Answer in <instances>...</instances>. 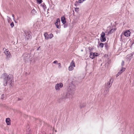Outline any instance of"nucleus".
Instances as JSON below:
<instances>
[{
    "label": "nucleus",
    "instance_id": "nucleus-1",
    "mask_svg": "<svg viewBox=\"0 0 134 134\" xmlns=\"http://www.w3.org/2000/svg\"><path fill=\"white\" fill-rule=\"evenodd\" d=\"M3 77L4 79V85H7L12 86L13 82V78L11 75H8L6 73L3 74Z\"/></svg>",
    "mask_w": 134,
    "mask_h": 134
},
{
    "label": "nucleus",
    "instance_id": "nucleus-2",
    "mask_svg": "<svg viewBox=\"0 0 134 134\" xmlns=\"http://www.w3.org/2000/svg\"><path fill=\"white\" fill-rule=\"evenodd\" d=\"M74 93L71 92H69L67 91L66 94L64 97H62L63 99H65L66 98H69V99H72L73 97Z\"/></svg>",
    "mask_w": 134,
    "mask_h": 134
},
{
    "label": "nucleus",
    "instance_id": "nucleus-3",
    "mask_svg": "<svg viewBox=\"0 0 134 134\" xmlns=\"http://www.w3.org/2000/svg\"><path fill=\"white\" fill-rule=\"evenodd\" d=\"M63 86V84L62 83L60 82L57 83L55 85V89L56 91H59L60 89L62 88Z\"/></svg>",
    "mask_w": 134,
    "mask_h": 134
},
{
    "label": "nucleus",
    "instance_id": "nucleus-4",
    "mask_svg": "<svg viewBox=\"0 0 134 134\" xmlns=\"http://www.w3.org/2000/svg\"><path fill=\"white\" fill-rule=\"evenodd\" d=\"M75 86L72 84H71L68 88L67 91H68L69 92L74 93L75 90Z\"/></svg>",
    "mask_w": 134,
    "mask_h": 134
},
{
    "label": "nucleus",
    "instance_id": "nucleus-5",
    "mask_svg": "<svg viewBox=\"0 0 134 134\" xmlns=\"http://www.w3.org/2000/svg\"><path fill=\"white\" fill-rule=\"evenodd\" d=\"M4 53L5 54L6 58V59L9 60L11 58V55L8 49H5L4 51Z\"/></svg>",
    "mask_w": 134,
    "mask_h": 134
},
{
    "label": "nucleus",
    "instance_id": "nucleus-6",
    "mask_svg": "<svg viewBox=\"0 0 134 134\" xmlns=\"http://www.w3.org/2000/svg\"><path fill=\"white\" fill-rule=\"evenodd\" d=\"M44 36L45 39L48 40L49 39H51L53 37V34H48L47 32H45L44 34Z\"/></svg>",
    "mask_w": 134,
    "mask_h": 134
},
{
    "label": "nucleus",
    "instance_id": "nucleus-7",
    "mask_svg": "<svg viewBox=\"0 0 134 134\" xmlns=\"http://www.w3.org/2000/svg\"><path fill=\"white\" fill-rule=\"evenodd\" d=\"M75 66V62L72 60L70 64V65L68 67V69L69 71H72L74 69V67Z\"/></svg>",
    "mask_w": 134,
    "mask_h": 134
},
{
    "label": "nucleus",
    "instance_id": "nucleus-8",
    "mask_svg": "<svg viewBox=\"0 0 134 134\" xmlns=\"http://www.w3.org/2000/svg\"><path fill=\"white\" fill-rule=\"evenodd\" d=\"M24 33L25 35V38L27 40L31 39V38L32 36L29 32L25 31Z\"/></svg>",
    "mask_w": 134,
    "mask_h": 134
},
{
    "label": "nucleus",
    "instance_id": "nucleus-9",
    "mask_svg": "<svg viewBox=\"0 0 134 134\" xmlns=\"http://www.w3.org/2000/svg\"><path fill=\"white\" fill-rule=\"evenodd\" d=\"M113 80L112 79H110L109 81L106 84L107 87L106 88H108L109 89V88L111 86L113 82Z\"/></svg>",
    "mask_w": 134,
    "mask_h": 134
},
{
    "label": "nucleus",
    "instance_id": "nucleus-10",
    "mask_svg": "<svg viewBox=\"0 0 134 134\" xmlns=\"http://www.w3.org/2000/svg\"><path fill=\"white\" fill-rule=\"evenodd\" d=\"M55 24L57 28L58 29L60 28V20L58 18L57 19Z\"/></svg>",
    "mask_w": 134,
    "mask_h": 134
},
{
    "label": "nucleus",
    "instance_id": "nucleus-11",
    "mask_svg": "<svg viewBox=\"0 0 134 134\" xmlns=\"http://www.w3.org/2000/svg\"><path fill=\"white\" fill-rule=\"evenodd\" d=\"M30 56V55L27 53H24L23 55L24 59L26 60H28Z\"/></svg>",
    "mask_w": 134,
    "mask_h": 134
},
{
    "label": "nucleus",
    "instance_id": "nucleus-12",
    "mask_svg": "<svg viewBox=\"0 0 134 134\" xmlns=\"http://www.w3.org/2000/svg\"><path fill=\"white\" fill-rule=\"evenodd\" d=\"M97 55L95 54V53H93V52H91L90 55V57L92 59H93L94 58L95 56H97Z\"/></svg>",
    "mask_w": 134,
    "mask_h": 134
},
{
    "label": "nucleus",
    "instance_id": "nucleus-13",
    "mask_svg": "<svg viewBox=\"0 0 134 134\" xmlns=\"http://www.w3.org/2000/svg\"><path fill=\"white\" fill-rule=\"evenodd\" d=\"M5 121L7 125H11V120L10 118H6Z\"/></svg>",
    "mask_w": 134,
    "mask_h": 134
},
{
    "label": "nucleus",
    "instance_id": "nucleus-14",
    "mask_svg": "<svg viewBox=\"0 0 134 134\" xmlns=\"http://www.w3.org/2000/svg\"><path fill=\"white\" fill-rule=\"evenodd\" d=\"M109 90V89L108 88H105L104 90L103 94L104 95H106L107 94Z\"/></svg>",
    "mask_w": 134,
    "mask_h": 134
},
{
    "label": "nucleus",
    "instance_id": "nucleus-15",
    "mask_svg": "<svg viewBox=\"0 0 134 134\" xmlns=\"http://www.w3.org/2000/svg\"><path fill=\"white\" fill-rule=\"evenodd\" d=\"M130 31H126L124 33V36L127 37H128L130 36Z\"/></svg>",
    "mask_w": 134,
    "mask_h": 134
},
{
    "label": "nucleus",
    "instance_id": "nucleus-16",
    "mask_svg": "<svg viewBox=\"0 0 134 134\" xmlns=\"http://www.w3.org/2000/svg\"><path fill=\"white\" fill-rule=\"evenodd\" d=\"M116 28L112 29H111L108 32V35L109 34H111L116 31Z\"/></svg>",
    "mask_w": 134,
    "mask_h": 134
},
{
    "label": "nucleus",
    "instance_id": "nucleus-17",
    "mask_svg": "<svg viewBox=\"0 0 134 134\" xmlns=\"http://www.w3.org/2000/svg\"><path fill=\"white\" fill-rule=\"evenodd\" d=\"M61 20L62 23L63 24H64L66 23V21L64 17H62L61 18Z\"/></svg>",
    "mask_w": 134,
    "mask_h": 134
},
{
    "label": "nucleus",
    "instance_id": "nucleus-18",
    "mask_svg": "<svg viewBox=\"0 0 134 134\" xmlns=\"http://www.w3.org/2000/svg\"><path fill=\"white\" fill-rule=\"evenodd\" d=\"M126 57L127 58H128L130 60L131 58H132V54H130L128 55H127L126 56Z\"/></svg>",
    "mask_w": 134,
    "mask_h": 134
},
{
    "label": "nucleus",
    "instance_id": "nucleus-19",
    "mask_svg": "<svg viewBox=\"0 0 134 134\" xmlns=\"http://www.w3.org/2000/svg\"><path fill=\"white\" fill-rule=\"evenodd\" d=\"M100 40L102 42H104L106 41V39L105 37H100Z\"/></svg>",
    "mask_w": 134,
    "mask_h": 134
},
{
    "label": "nucleus",
    "instance_id": "nucleus-20",
    "mask_svg": "<svg viewBox=\"0 0 134 134\" xmlns=\"http://www.w3.org/2000/svg\"><path fill=\"white\" fill-rule=\"evenodd\" d=\"M125 68H124L123 67L120 70L119 72H120L121 74L125 70Z\"/></svg>",
    "mask_w": 134,
    "mask_h": 134
},
{
    "label": "nucleus",
    "instance_id": "nucleus-21",
    "mask_svg": "<svg viewBox=\"0 0 134 134\" xmlns=\"http://www.w3.org/2000/svg\"><path fill=\"white\" fill-rule=\"evenodd\" d=\"M31 13L33 15H35L36 13V12L35 9H33L31 11Z\"/></svg>",
    "mask_w": 134,
    "mask_h": 134
},
{
    "label": "nucleus",
    "instance_id": "nucleus-22",
    "mask_svg": "<svg viewBox=\"0 0 134 134\" xmlns=\"http://www.w3.org/2000/svg\"><path fill=\"white\" fill-rule=\"evenodd\" d=\"M7 20H8V23H9L10 22L12 21V20L11 18L9 16H7Z\"/></svg>",
    "mask_w": 134,
    "mask_h": 134
},
{
    "label": "nucleus",
    "instance_id": "nucleus-23",
    "mask_svg": "<svg viewBox=\"0 0 134 134\" xmlns=\"http://www.w3.org/2000/svg\"><path fill=\"white\" fill-rule=\"evenodd\" d=\"M105 33L103 32L101 34L100 37H105Z\"/></svg>",
    "mask_w": 134,
    "mask_h": 134
},
{
    "label": "nucleus",
    "instance_id": "nucleus-24",
    "mask_svg": "<svg viewBox=\"0 0 134 134\" xmlns=\"http://www.w3.org/2000/svg\"><path fill=\"white\" fill-rule=\"evenodd\" d=\"M42 6L43 8V9H46V6L45 5V4H42Z\"/></svg>",
    "mask_w": 134,
    "mask_h": 134
},
{
    "label": "nucleus",
    "instance_id": "nucleus-25",
    "mask_svg": "<svg viewBox=\"0 0 134 134\" xmlns=\"http://www.w3.org/2000/svg\"><path fill=\"white\" fill-rule=\"evenodd\" d=\"M10 25L12 28L14 26V24L13 22H12L10 23Z\"/></svg>",
    "mask_w": 134,
    "mask_h": 134
},
{
    "label": "nucleus",
    "instance_id": "nucleus-26",
    "mask_svg": "<svg viewBox=\"0 0 134 134\" xmlns=\"http://www.w3.org/2000/svg\"><path fill=\"white\" fill-rule=\"evenodd\" d=\"M99 46L101 48H103L104 46V44L102 43H101L99 44Z\"/></svg>",
    "mask_w": 134,
    "mask_h": 134
},
{
    "label": "nucleus",
    "instance_id": "nucleus-27",
    "mask_svg": "<svg viewBox=\"0 0 134 134\" xmlns=\"http://www.w3.org/2000/svg\"><path fill=\"white\" fill-rule=\"evenodd\" d=\"M58 68H61L62 67L61 66V63H58Z\"/></svg>",
    "mask_w": 134,
    "mask_h": 134
},
{
    "label": "nucleus",
    "instance_id": "nucleus-28",
    "mask_svg": "<svg viewBox=\"0 0 134 134\" xmlns=\"http://www.w3.org/2000/svg\"><path fill=\"white\" fill-rule=\"evenodd\" d=\"M37 2L39 3V4H40L42 2V0H37Z\"/></svg>",
    "mask_w": 134,
    "mask_h": 134
},
{
    "label": "nucleus",
    "instance_id": "nucleus-29",
    "mask_svg": "<svg viewBox=\"0 0 134 134\" xmlns=\"http://www.w3.org/2000/svg\"><path fill=\"white\" fill-rule=\"evenodd\" d=\"M75 10L76 12H78L79 11V8H76L75 9Z\"/></svg>",
    "mask_w": 134,
    "mask_h": 134
},
{
    "label": "nucleus",
    "instance_id": "nucleus-30",
    "mask_svg": "<svg viewBox=\"0 0 134 134\" xmlns=\"http://www.w3.org/2000/svg\"><path fill=\"white\" fill-rule=\"evenodd\" d=\"M83 2V1L82 0H79L78 1V2L79 3H82Z\"/></svg>",
    "mask_w": 134,
    "mask_h": 134
},
{
    "label": "nucleus",
    "instance_id": "nucleus-31",
    "mask_svg": "<svg viewBox=\"0 0 134 134\" xmlns=\"http://www.w3.org/2000/svg\"><path fill=\"white\" fill-rule=\"evenodd\" d=\"M4 94H2L1 96V98L2 99H3V98H4Z\"/></svg>",
    "mask_w": 134,
    "mask_h": 134
},
{
    "label": "nucleus",
    "instance_id": "nucleus-32",
    "mask_svg": "<svg viewBox=\"0 0 134 134\" xmlns=\"http://www.w3.org/2000/svg\"><path fill=\"white\" fill-rule=\"evenodd\" d=\"M67 26L66 24H64V28H66L67 27Z\"/></svg>",
    "mask_w": 134,
    "mask_h": 134
},
{
    "label": "nucleus",
    "instance_id": "nucleus-33",
    "mask_svg": "<svg viewBox=\"0 0 134 134\" xmlns=\"http://www.w3.org/2000/svg\"><path fill=\"white\" fill-rule=\"evenodd\" d=\"M58 63V61L57 60H55L53 62V63L54 64H57Z\"/></svg>",
    "mask_w": 134,
    "mask_h": 134
},
{
    "label": "nucleus",
    "instance_id": "nucleus-34",
    "mask_svg": "<svg viewBox=\"0 0 134 134\" xmlns=\"http://www.w3.org/2000/svg\"><path fill=\"white\" fill-rule=\"evenodd\" d=\"M124 61H123L122 62V66H123L124 65Z\"/></svg>",
    "mask_w": 134,
    "mask_h": 134
},
{
    "label": "nucleus",
    "instance_id": "nucleus-35",
    "mask_svg": "<svg viewBox=\"0 0 134 134\" xmlns=\"http://www.w3.org/2000/svg\"><path fill=\"white\" fill-rule=\"evenodd\" d=\"M118 75H120V74H121V73H120V72L119 71V72H118Z\"/></svg>",
    "mask_w": 134,
    "mask_h": 134
},
{
    "label": "nucleus",
    "instance_id": "nucleus-36",
    "mask_svg": "<svg viewBox=\"0 0 134 134\" xmlns=\"http://www.w3.org/2000/svg\"><path fill=\"white\" fill-rule=\"evenodd\" d=\"M12 16L13 17V19H14V15L13 14H12Z\"/></svg>",
    "mask_w": 134,
    "mask_h": 134
},
{
    "label": "nucleus",
    "instance_id": "nucleus-37",
    "mask_svg": "<svg viewBox=\"0 0 134 134\" xmlns=\"http://www.w3.org/2000/svg\"><path fill=\"white\" fill-rule=\"evenodd\" d=\"M132 54V55H134V52H133L132 53V54Z\"/></svg>",
    "mask_w": 134,
    "mask_h": 134
},
{
    "label": "nucleus",
    "instance_id": "nucleus-38",
    "mask_svg": "<svg viewBox=\"0 0 134 134\" xmlns=\"http://www.w3.org/2000/svg\"><path fill=\"white\" fill-rule=\"evenodd\" d=\"M119 76V75H118V74H117L116 75V77H118Z\"/></svg>",
    "mask_w": 134,
    "mask_h": 134
},
{
    "label": "nucleus",
    "instance_id": "nucleus-39",
    "mask_svg": "<svg viewBox=\"0 0 134 134\" xmlns=\"http://www.w3.org/2000/svg\"><path fill=\"white\" fill-rule=\"evenodd\" d=\"M40 48V47H39V48H38L37 49V51H38V50H39V48Z\"/></svg>",
    "mask_w": 134,
    "mask_h": 134
},
{
    "label": "nucleus",
    "instance_id": "nucleus-40",
    "mask_svg": "<svg viewBox=\"0 0 134 134\" xmlns=\"http://www.w3.org/2000/svg\"><path fill=\"white\" fill-rule=\"evenodd\" d=\"M18 100H20V99L19 98H18Z\"/></svg>",
    "mask_w": 134,
    "mask_h": 134
},
{
    "label": "nucleus",
    "instance_id": "nucleus-41",
    "mask_svg": "<svg viewBox=\"0 0 134 134\" xmlns=\"http://www.w3.org/2000/svg\"><path fill=\"white\" fill-rule=\"evenodd\" d=\"M75 5L76 6H77V4H76V3H75Z\"/></svg>",
    "mask_w": 134,
    "mask_h": 134
},
{
    "label": "nucleus",
    "instance_id": "nucleus-42",
    "mask_svg": "<svg viewBox=\"0 0 134 134\" xmlns=\"http://www.w3.org/2000/svg\"><path fill=\"white\" fill-rule=\"evenodd\" d=\"M82 1L83 2H84V1H86V0H82Z\"/></svg>",
    "mask_w": 134,
    "mask_h": 134
},
{
    "label": "nucleus",
    "instance_id": "nucleus-43",
    "mask_svg": "<svg viewBox=\"0 0 134 134\" xmlns=\"http://www.w3.org/2000/svg\"><path fill=\"white\" fill-rule=\"evenodd\" d=\"M75 3H78V2L76 1V2Z\"/></svg>",
    "mask_w": 134,
    "mask_h": 134
},
{
    "label": "nucleus",
    "instance_id": "nucleus-44",
    "mask_svg": "<svg viewBox=\"0 0 134 134\" xmlns=\"http://www.w3.org/2000/svg\"><path fill=\"white\" fill-rule=\"evenodd\" d=\"M81 52H82V51H83V50H82V49H81Z\"/></svg>",
    "mask_w": 134,
    "mask_h": 134
}]
</instances>
